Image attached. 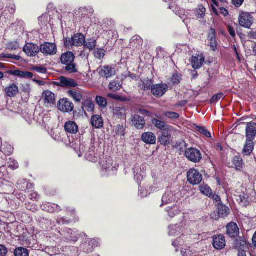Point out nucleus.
<instances>
[{
	"instance_id": "1",
	"label": "nucleus",
	"mask_w": 256,
	"mask_h": 256,
	"mask_svg": "<svg viewBox=\"0 0 256 256\" xmlns=\"http://www.w3.org/2000/svg\"><path fill=\"white\" fill-rule=\"evenodd\" d=\"M74 54L70 51L62 54L60 58L62 64L66 66L65 68L66 71L70 74L77 72L76 65L74 63Z\"/></svg>"
},
{
	"instance_id": "2",
	"label": "nucleus",
	"mask_w": 256,
	"mask_h": 256,
	"mask_svg": "<svg viewBox=\"0 0 256 256\" xmlns=\"http://www.w3.org/2000/svg\"><path fill=\"white\" fill-rule=\"evenodd\" d=\"M180 152H184V156L186 158L194 163H198L202 159V154L200 150L192 147L186 148L184 150V148L180 147Z\"/></svg>"
},
{
	"instance_id": "3",
	"label": "nucleus",
	"mask_w": 256,
	"mask_h": 256,
	"mask_svg": "<svg viewBox=\"0 0 256 256\" xmlns=\"http://www.w3.org/2000/svg\"><path fill=\"white\" fill-rule=\"evenodd\" d=\"M40 52L45 56L55 55L58 52L57 46L55 43L45 42L40 46Z\"/></svg>"
},
{
	"instance_id": "4",
	"label": "nucleus",
	"mask_w": 256,
	"mask_h": 256,
	"mask_svg": "<svg viewBox=\"0 0 256 256\" xmlns=\"http://www.w3.org/2000/svg\"><path fill=\"white\" fill-rule=\"evenodd\" d=\"M188 182L192 185H196L202 182V174L198 170L192 168L187 172Z\"/></svg>"
},
{
	"instance_id": "5",
	"label": "nucleus",
	"mask_w": 256,
	"mask_h": 256,
	"mask_svg": "<svg viewBox=\"0 0 256 256\" xmlns=\"http://www.w3.org/2000/svg\"><path fill=\"white\" fill-rule=\"evenodd\" d=\"M23 52L29 57H34L40 52V46L33 42H27L23 48Z\"/></svg>"
},
{
	"instance_id": "6",
	"label": "nucleus",
	"mask_w": 256,
	"mask_h": 256,
	"mask_svg": "<svg viewBox=\"0 0 256 256\" xmlns=\"http://www.w3.org/2000/svg\"><path fill=\"white\" fill-rule=\"evenodd\" d=\"M58 109L63 112L70 113L73 111L74 104L69 100L67 98H62L60 99L58 103Z\"/></svg>"
},
{
	"instance_id": "7",
	"label": "nucleus",
	"mask_w": 256,
	"mask_h": 256,
	"mask_svg": "<svg viewBox=\"0 0 256 256\" xmlns=\"http://www.w3.org/2000/svg\"><path fill=\"white\" fill-rule=\"evenodd\" d=\"M218 214L215 212L212 214L213 219L218 220L220 218H224L230 214V208L228 206L222 204H217Z\"/></svg>"
},
{
	"instance_id": "8",
	"label": "nucleus",
	"mask_w": 256,
	"mask_h": 256,
	"mask_svg": "<svg viewBox=\"0 0 256 256\" xmlns=\"http://www.w3.org/2000/svg\"><path fill=\"white\" fill-rule=\"evenodd\" d=\"M238 22L240 26L248 28H250L253 23L250 14L245 12H242L240 14Z\"/></svg>"
},
{
	"instance_id": "9",
	"label": "nucleus",
	"mask_w": 256,
	"mask_h": 256,
	"mask_svg": "<svg viewBox=\"0 0 256 256\" xmlns=\"http://www.w3.org/2000/svg\"><path fill=\"white\" fill-rule=\"evenodd\" d=\"M212 244L214 248L216 250L224 248L226 245L225 237L221 234L214 235L212 236Z\"/></svg>"
},
{
	"instance_id": "10",
	"label": "nucleus",
	"mask_w": 256,
	"mask_h": 256,
	"mask_svg": "<svg viewBox=\"0 0 256 256\" xmlns=\"http://www.w3.org/2000/svg\"><path fill=\"white\" fill-rule=\"evenodd\" d=\"M168 90V86L166 84H154L151 90L152 94L157 98L162 97Z\"/></svg>"
},
{
	"instance_id": "11",
	"label": "nucleus",
	"mask_w": 256,
	"mask_h": 256,
	"mask_svg": "<svg viewBox=\"0 0 256 256\" xmlns=\"http://www.w3.org/2000/svg\"><path fill=\"white\" fill-rule=\"evenodd\" d=\"M55 85L62 88H75L78 84L76 80L64 76H60L59 82H56Z\"/></svg>"
},
{
	"instance_id": "12",
	"label": "nucleus",
	"mask_w": 256,
	"mask_h": 256,
	"mask_svg": "<svg viewBox=\"0 0 256 256\" xmlns=\"http://www.w3.org/2000/svg\"><path fill=\"white\" fill-rule=\"evenodd\" d=\"M172 130L173 128L162 132L161 135L158 137V141L160 144L166 146L170 144Z\"/></svg>"
},
{
	"instance_id": "13",
	"label": "nucleus",
	"mask_w": 256,
	"mask_h": 256,
	"mask_svg": "<svg viewBox=\"0 0 256 256\" xmlns=\"http://www.w3.org/2000/svg\"><path fill=\"white\" fill-rule=\"evenodd\" d=\"M208 38L209 39L208 46L210 50L215 52L218 49V42L216 38V32L214 28H210L208 34Z\"/></svg>"
},
{
	"instance_id": "14",
	"label": "nucleus",
	"mask_w": 256,
	"mask_h": 256,
	"mask_svg": "<svg viewBox=\"0 0 256 256\" xmlns=\"http://www.w3.org/2000/svg\"><path fill=\"white\" fill-rule=\"evenodd\" d=\"M131 122L132 125L138 130H142L146 125V120L144 117L138 114H134L132 116Z\"/></svg>"
},
{
	"instance_id": "15",
	"label": "nucleus",
	"mask_w": 256,
	"mask_h": 256,
	"mask_svg": "<svg viewBox=\"0 0 256 256\" xmlns=\"http://www.w3.org/2000/svg\"><path fill=\"white\" fill-rule=\"evenodd\" d=\"M98 70L100 75L106 78H108L116 74L114 68L109 66H101Z\"/></svg>"
},
{
	"instance_id": "16",
	"label": "nucleus",
	"mask_w": 256,
	"mask_h": 256,
	"mask_svg": "<svg viewBox=\"0 0 256 256\" xmlns=\"http://www.w3.org/2000/svg\"><path fill=\"white\" fill-rule=\"evenodd\" d=\"M204 61L205 58L203 54H196V56L192 57L190 62L192 68L194 70H198L202 66Z\"/></svg>"
},
{
	"instance_id": "17",
	"label": "nucleus",
	"mask_w": 256,
	"mask_h": 256,
	"mask_svg": "<svg viewBox=\"0 0 256 256\" xmlns=\"http://www.w3.org/2000/svg\"><path fill=\"white\" fill-rule=\"evenodd\" d=\"M154 80L152 78H147L144 79H140V82L138 84V88L140 90L144 92L152 90L154 85Z\"/></svg>"
},
{
	"instance_id": "18",
	"label": "nucleus",
	"mask_w": 256,
	"mask_h": 256,
	"mask_svg": "<svg viewBox=\"0 0 256 256\" xmlns=\"http://www.w3.org/2000/svg\"><path fill=\"white\" fill-rule=\"evenodd\" d=\"M246 134L247 139L254 140L256 136V123L252 122H248L246 128Z\"/></svg>"
},
{
	"instance_id": "19",
	"label": "nucleus",
	"mask_w": 256,
	"mask_h": 256,
	"mask_svg": "<svg viewBox=\"0 0 256 256\" xmlns=\"http://www.w3.org/2000/svg\"><path fill=\"white\" fill-rule=\"evenodd\" d=\"M16 188L22 191L25 192H28L30 190H32L34 188L33 185L28 182L26 179L19 180L16 184Z\"/></svg>"
},
{
	"instance_id": "20",
	"label": "nucleus",
	"mask_w": 256,
	"mask_h": 256,
	"mask_svg": "<svg viewBox=\"0 0 256 256\" xmlns=\"http://www.w3.org/2000/svg\"><path fill=\"white\" fill-rule=\"evenodd\" d=\"M64 237L66 240L68 242H76L78 240L79 234L76 231H74L70 228H66L64 231Z\"/></svg>"
},
{
	"instance_id": "21",
	"label": "nucleus",
	"mask_w": 256,
	"mask_h": 256,
	"mask_svg": "<svg viewBox=\"0 0 256 256\" xmlns=\"http://www.w3.org/2000/svg\"><path fill=\"white\" fill-rule=\"evenodd\" d=\"M40 206L43 210H45L50 213L62 210L60 207L58 205L54 203L46 202H44Z\"/></svg>"
},
{
	"instance_id": "22",
	"label": "nucleus",
	"mask_w": 256,
	"mask_h": 256,
	"mask_svg": "<svg viewBox=\"0 0 256 256\" xmlns=\"http://www.w3.org/2000/svg\"><path fill=\"white\" fill-rule=\"evenodd\" d=\"M6 74L17 76L21 78H32L34 76L33 74L29 72H23L19 70H8L6 72Z\"/></svg>"
},
{
	"instance_id": "23",
	"label": "nucleus",
	"mask_w": 256,
	"mask_h": 256,
	"mask_svg": "<svg viewBox=\"0 0 256 256\" xmlns=\"http://www.w3.org/2000/svg\"><path fill=\"white\" fill-rule=\"evenodd\" d=\"M226 234L231 238H236L239 234V228L236 223L230 222L226 226Z\"/></svg>"
},
{
	"instance_id": "24",
	"label": "nucleus",
	"mask_w": 256,
	"mask_h": 256,
	"mask_svg": "<svg viewBox=\"0 0 256 256\" xmlns=\"http://www.w3.org/2000/svg\"><path fill=\"white\" fill-rule=\"evenodd\" d=\"M113 115L118 119L126 120V110L123 106H115L112 109Z\"/></svg>"
},
{
	"instance_id": "25",
	"label": "nucleus",
	"mask_w": 256,
	"mask_h": 256,
	"mask_svg": "<svg viewBox=\"0 0 256 256\" xmlns=\"http://www.w3.org/2000/svg\"><path fill=\"white\" fill-rule=\"evenodd\" d=\"M64 128L66 132L70 134H76L78 131V126L76 122L72 120L66 122Z\"/></svg>"
},
{
	"instance_id": "26",
	"label": "nucleus",
	"mask_w": 256,
	"mask_h": 256,
	"mask_svg": "<svg viewBox=\"0 0 256 256\" xmlns=\"http://www.w3.org/2000/svg\"><path fill=\"white\" fill-rule=\"evenodd\" d=\"M44 104L50 106L56 104L55 94L52 92L47 90L44 92L42 94Z\"/></svg>"
},
{
	"instance_id": "27",
	"label": "nucleus",
	"mask_w": 256,
	"mask_h": 256,
	"mask_svg": "<svg viewBox=\"0 0 256 256\" xmlns=\"http://www.w3.org/2000/svg\"><path fill=\"white\" fill-rule=\"evenodd\" d=\"M151 122L155 128L162 132L172 128V126L166 124L164 122L158 120L156 118H152Z\"/></svg>"
},
{
	"instance_id": "28",
	"label": "nucleus",
	"mask_w": 256,
	"mask_h": 256,
	"mask_svg": "<svg viewBox=\"0 0 256 256\" xmlns=\"http://www.w3.org/2000/svg\"><path fill=\"white\" fill-rule=\"evenodd\" d=\"M142 140L148 144H154L156 142L155 134L150 132H144L142 136Z\"/></svg>"
},
{
	"instance_id": "29",
	"label": "nucleus",
	"mask_w": 256,
	"mask_h": 256,
	"mask_svg": "<svg viewBox=\"0 0 256 256\" xmlns=\"http://www.w3.org/2000/svg\"><path fill=\"white\" fill-rule=\"evenodd\" d=\"M73 41L72 44L76 47L82 46L85 42L86 37L82 33H76L72 36Z\"/></svg>"
},
{
	"instance_id": "30",
	"label": "nucleus",
	"mask_w": 256,
	"mask_h": 256,
	"mask_svg": "<svg viewBox=\"0 0 256 256\" xmlns=\"http://www.w3.org/2000/svg\"><path fill=\"white\" fill-rule=\"evenodd\" d=\"M254 148L253 140L246 139V142L242 150V153L246 156H250Z\"/></svg>"
},
{
	"instance_id": "31",
	"label": "nucleus",
	"mask_w": 256,
	"mask_h": 256,
	"mask_svg": "<svg viewBox=\"0 0 256 256\" xmlns=\"http://www.w3.org/2000/svg\"><path fill=\"white\" fill-rule=\"evenodd\" d=\"M91 124L93 127L96 128H100L103 126L104 122L101 116L94 115L91 118Z\"/></svg>"
},
{
	"instance_id": "32",
	"label": "nucleus",
	"mask_w": 256,
	"mask_h": 256,
	"mask_svg": "<svg viewBox=\"0 0 256 256\" xmlns=\"http://www.w3.org/2000/svg\"><path fill=\"white\" fill-rule=\"evenodd\" d=\"M122 87V83L120 81L118 80H112L108 85V89L113 92H116L119 90Z\"/></svg>"
},
{
	"instance_id": "33",
	"label": "nucleus",
	"mask_w": 256,
	"mask_h": 256,
	"mask_svg": "<svg viewBox=\"0 0 256 256\" xmlns=\"http://www.w3.org/2000/svg\"><path fill=\"white\" fill-rule=\"evenodd\" d=\"M194 14L196 18H204L206 16V9L202 5L199 4L194 10Z\"/></svg>"
},
{
	"instance_id": "34",
	"label": "nucleus",
	"mask_w": 256,
	"mask_h": 256,
	"mask_svg": "<svg viewBox=\"0 0 256 256\" xmlns=\"http://www.w3.org/2000/svg\"><path fill=\"white\" fill-rule=\"evenodd\" d=\"M6 92L8 96H14L18 92V86L16 84H12L6 88Z\"/></svg>"
},
{
	"instance_id": "35",
	"label": "nucleus",
	"mask_w": 256,
	"mask_h": 256,
	"mask_svg": "<svg viewBox=\"0 0 256 256\" xmlns=\"http://www.w3.org/2000/svg\"><path fill=\"white\" fill-rule=\"evenodd\" d=\"M83 45L86 49H88L90 50H94L96 46V40L94 38H88L86 40H85Z\"/></svg>"
},
{
	"instance_id": "36",
	"label": "nucleus",
	"mask_w": 256,
	"mask_h": 256,
	"mask_svg": "<svg viewBox=\"0 0 256 256\" xmlns=\"http://www.w3.org/2000/svg\"><path fill=\"white\" fill-rule=\"evenodd\" d=\"M67 94L68 96L72 98L76 102H80L83 98L82 94L74 90H68Z\"/></svg>"
},
{
	"instance_id": "37",
	"label": "nucleus",
	"mask_w": 256,
	"mask_h": 256,
	"mask_svg": "<svg viewBox=\"0 0 256 256\" xmlns=\"http://www.w3.org/2000/svg\"><path fill=\"white\" fill-rule=\"evenodd\" d=\"M165 210L168 213V215L170 218H174L180 212V210L176 206H174L172 207L168 206L165 209Z\"/></svg>"
},
{
	"instance_id": "38",
	"label": "nucleus",
	"mask_w": 256,
	"mask_h": 256,
	"mask_svg": "<svg viewBox=\"0 0 256 256\" xmlns=\"http://www.w3.org/2000/svg\"><path fill=\"white\" fill-rule=\"evenodd\" d=\"M232 164L236 170H240L244 164L243 160L240 156H235L232 160Z\"/></svg>"
},
{
	"instance_id": "39",
	"label": "nucleus",
	"mask_w": 256,
	"mask_h": 256,
	"mask_svg": "<svg viewBox=\"0 0 256 256\" xmlns=\"http://www.w3.org/2000/svg\"><path fill=\"white\" fill-rule=\"evenodd\" d=\"M182 80V75L176 72L173 73L170 78V82L174 86L178 85Z\"/></svg>"
},
{
	"instance_id": "40",
	"label": "nucleus",
	"mask_w": 256,
	"mask_h": 256,
	"mask_svg": "<svg viewBox=\"0 0 256 256\" xmlns=\"http://www.w3.org/2000/svg\"><path fill=\"white\" fill-rule=\"evenodd\" d=\"M234 244L237 248L242 250L246 247V240L244 238L239 236L234 241Z\"/></svg>"
},
{
	"instance_id": "41",
	"label": "nucleus",
	"mask_w": 256,
	"mask_h": 256,
	"mask_svg": "<svg viewBox=\"0 0 256 256\" xmlns=\"http://www.w3.org/2000/svg\"><path fill=\"white\" fill-rule=\"evenodd\" d=\"M96 101L100 108H104L108 105V100L104 97L97 96L96 98Z\"/></svg>"
},
{
	"instance_id": "42",
	"label": "nucleus",
	"mask_w": 256,
	"mask_h": 256,
	"mask_svg": "<svg viewBox=\"0 0 256 256\" xmlns=\"http://www.w3.org/2000/svg\"><path fill=\"white\" fill-rule=\"evenodd\" d=\"M14 256H29V253L26 248L23 247L17 248L14 252Z\"/></svg>"
},
{
	"instance_id": "43",
	"label": "nucleus",
	"mask_w": 256,
	"mask_h": 256,
	"mask_svg": "<svg viewBox=\"0 0 256 256\" xmlns=\"http://www.w3.org/2000/svg\"><path fill=\"white\" fill-rule=\"evenodd\" d=\"M196 130L207 138H211V133L203 126H196Z\"/></svg>"
},
{
	"instance_id": "44",
	"label": "nucleus",
	"mask_w": 256,
	"mask_h": 256,
	"mask_svg": "<svg viewBox=\"0 0 256 256\" xmlns=\"http://www.w3.org/2000/svg\"><path fill=\"white\" fill-rule=\"evenodd\" d=\"M200 191L202 194L208 197H210L212 194V190L208 184H203L200 186Z\"/></svg>"
},
{
	"instance_id": "45",
	"label": "nucleus",
	"mask_w": 256,
	"mask_h": 256,
	"mask_svg": "<svg viewBox=\"0 0 256 256\" xmlns=\"http://www.w3.org/2000/svg\"><path fill=\"white\" fill-rule=\"evenodd\" d=\"M2 152L6 156H10L14 152V148L8 144H5L2 146Z\"/></svg>"
},
{
	"instance_id": "46",
	"label": "nucleus",
	"mask_w": 256,
	"mask_h": 256,
	"mask_svg": "<svg viewBox=\"0 0 256 256\" xmlns=\"http://www.w3.org/2000/svg\"><path fill=\"white\" fill-rule=\"evenodd\" d=\"M84 107L86 108L87 111L92 112L94 108V104L92 100H86L82 102V108Z\"/></svg>"
},
{
	"instance_id": "47",
	"label": "nucleus",
	"mask_w": 256,
	"mask_h": 256,
	"mask_svg": "<svg viewBox=\"0 0 256 256\" xmlns=\"http://www.w3.org/2000/svg\"><path fill=\"white\" fill-rule=\"evenodd\" d=\"M125 130L126 127L123 125L118 124L116 128V134L118 136H124L126 134Z\"/></svg>"
},
{
	"instance_id": "48",
	"label": "nucleus",
	"mask_w": 256,
	"mask_h": 256,
	"mask_svg": "<svg viewBox=\"0 0 256 256\" xmlns=\"http://www.w3.org/2000/svg\"><path fill=\"white\" fill-rule=\"evenodd\" d=\"M25 206L26 208L28 210L32 211V212H36L38 209L37 204L31 202H26L25 203Z\"/></svg>"
},
{
	"instance_id": "49",
	"label": "nucleus",
	"mask_w": 256,
	"mask_h": 256,
	"mask_svg": "<svg viewBox=\"0 0 256 256\" xmlns=\"http://www.w3.org/2000/svg\"><path fill=\"white\" fill-rule=\"evenodd\" d=\"M94 56L96 58L100 60L105 56V51L102 48H97L94 52Z\"/></svg>"
},
{
	"instance_id": "50",
	"label": "nucleus",
	"mask_w": 256,
	"mask_h": 256,
	"mask_svg": "<svg viewBox=\"0 0 256 256\" xmlns=\"http://www.w3.org/2000/svg\"><path fill=\"white\" fill-rule=\"evenodd\" d=\"M73 38L72 36V38H64V46L66 48H70L72 46H74V44H72Z\"/></svg>"
},
{
	"instance_id": "51",
	"label": "nucleus",
	"mask_w": 256,
	"mask_h": 256,
	"mask_svg": "<svg viewBox=\"0 0 256 256\" xmlns=\"http://www.w3.org/2000/svg\"><path fill=\"white\" fill-rule=\"evenodd\" d=\"M8 164L9 168H10L14 170L18 168V163L16 160L13 158H9Z\"/></svg>"
},
{
	"instance_id": "52",
	"label": "nucleus",
	"mask_w": 256,
	"mask_h": 256,
	"mask_svg": "<svg viewBox=\"0 0 256 256\" xmlns=\"http://www.w3.org/2000/svg\"><path fill=\"white\" fill-rule=\"evenodd\" d=\"M0 57L2 58H12L16 60H20V57L19 56L6 54H2L0 55Z\"/></svg>"
},
{
	"instance_id": "53",
	"label": "nucleus",
	"mask_w": 256,
	"mask_h": 256,
	"mask_svg": "<svg viewBox=\"0 0 256 256\" xmlns=\"http://www.w3.org/2000/svg\"><path fill=\"white\" fill-rule=\"evenodd\" d=\"M224 96V94L222 92H220L218 94H214L212 96L210 100V102L211 104L216 102L220 99H221Z\"/></svg>"
},
{
	"instance_id": "54",
	"label": "nucleus",
	"mask_w": 256,
	"mask_h": 256,
	"mask_svg": "<svg viewBox=\"0 0 256 256\" xmlns=\"http://www.w3.org/2000/svg\"><path fill=\"white\" fill-rule=\"evenodd\" d=\"M164 114L165 116L170 118L178 119L180 118V114L175 112H168L164 113Z\"/></svg>"
},
{
	"instance_id": "55",
	"label": "nucleus",
	"mask_w": 256,
	"mask_h": 256,
	"mask_svg": "<svg viewBox=\"0 0 256 256\" xmlns=\"http://www.w3.org/2000/svg\"><path fill=\"white\" fill-rule=\"evenodd\" d=\"M28 197L30 200L38 202L40 198V195L37 192H33L30 194Z\"/></svg>"
},
{
	"instance_id": "56",
	"label": "nucleus",
	"mask_w": 256,
	"mask_h": 256,
	"mask_svg": "<svg viewBox=\"0 0 256 256\" xmlns=\"http://www.w3.org/2000/svg\"><path fill=\"white\" fill-rule=\"evenodd\" d=\"M32 69L40 74H45L47 72V69L42 66H33Z\"/></svg>"
},
{
	"instance_id": "57",
	"label": "nucleus",
	"mask_w": 256,
	"mask_h": 256,
	"mask_svg": "<svg viewBox=\"0 0 256 256\" xmlns=\"http://www.w3.org/2000/svg\"><path fill=\"white\" fill-rule=\"evenodd\" d=\"M71 222L70 220H66L64 218H59L56 220V223L58 224H68Z\"/></svg>"
},
{
	"instance_id": "58",
	"label": "nucleus",
	"mask_w": 256,
	"mask_h": 256,
	"mask_svg": "<svg viewBox=\"0 0 256 256\" xmlns=\"http://www.w3.org/2000/svg\"><path fill=\"white\" fill-rule=\"evenodd\" d=\"M7 253V248L5 246L0 244V256H6Z\"/></svg>"
},
{
	"instance_id": "59",
	"label": "nucleus",
	"mask_w": 256,
	"mask_h": 256,
	"mask_svg": "<svg viewBox=\"0 0 256 256\" xmlns=\"http://www.w3.org/2000/svg\"><path fill=\"white\" fill-rule=\"evenodd\" d=\"M227 29L228 33L231 36L232 38H235L236 34L234 27L232 26L228 25L227 26Z\"/></svg>"
},
{
	"instance_id": "60",
	"label": "nucleus",
	"mask_w": 256,
	"mask_h": 256,
	"mask_svg": "<svg viewBox=\"0 0 256 256\" xmlns=\"http://www.w3.org/2000/svg\"><path fill=\"white\" fill-rule=\"evenodd\" d=\"M211 198L214 200V202H218V204H222V201L220 196L216 194H213L212 193Z\"/></svg>"
},
{
	"instance_id": "61",
	"label": "nucleus",
	"mask_w": 256,
	"mask_h": 256,
	"mask_svg": "<svg viewBox=\"0 0 256 256\" xmlns=\"http://www.w3.org/2000/svg\"><path fill=\"white\" fill-rule=\"evenodd\" d=\"M239 202L244 203V204L246 205L248 202L247 198L244 196H238V198L237 200Z\"/></svg>"
},
{
	"instance_id": "62",
	"label": "nucleus",
	"mask_w": 256,
	"mask_h": 256,
	"mask_svg": "<svg viewBox=\"0 0 256 256\" xmlns=\"http://www.w3.org/2000/svg\"><path fill=\"white\" fill-rule=\"evenodd\" d=\"M128 77L130 78L131 79L137 81L140 78V76H137L136 74L132 73L131 72H129L128 74Z\"/></svg>"
},
{
	"instance_id": "63",
	"label": "nucleus",
	"mask_w": 256,
	"mask_h": 256,
	"mask_svg": "<svg viewBox=\"0 0 256 256\" xmlns=\"http://www.w3.org/2000/svg\"><path fill=\"white\" fill-rule=\"evenodd\" d=\"M244 0H232V4L236 8H238L243 4Z\"/></svg>"
},
{
	"instance_id": "64",
	"label": "nucleus",
	"mask_w": 256,
	"mask_h": 256,
	"mask_svg": "<svg viewBox=\"0 0 256 256\" xmlns=\"http://www.w3.org/2000/svg\"><path fill=\"white\" fill-rule=\"evenodd\" d=\"M248 36L250 38L256 39V32L250 31L248 33Z\"/></svg>"
}]
</instances>
